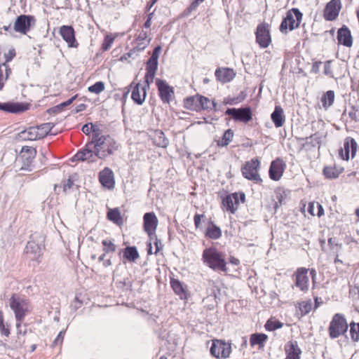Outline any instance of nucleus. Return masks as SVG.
I'll use <instances>...</instances> for the list:
<instances>
[{"mask_svg": "<svg viewBox=\"0 0 359 359\" xmlns=\"http://www.w3.org/2000/svg\"><path fill=\"white\" fill-rule=\"evenodd\" d=\"M337 38L339 43L346 47L350 48L353 45V37L349 28L346 25H343L338 29Z\"/></svg>", "mask_w": 359, "mask_h": 359, "instance_id": "nucleus-25", "label": "nucleus"}, {"mask_svg": "<svg viewBox=\"0 0 359 359\" xmlns=\"http://www.w3.org/2000/svg\"><path fill=\"white\" fill-rule=\"evenodd\" d=\"M65 334V331H60L59 332V334H57V337L55 338V339L54 340V341L53 343V346H56L57 345H62L63 340H64Z\"/></svg>", "mask_w": 359, "mask_h": 359, "instance_id": "nucleus-56", "label": "nucleus"}, {"mask_svg": "<svg viewBox=\"0 0 359 359\" xmlns=\"http://www.w3.org/2000/svg\"><path fill=\"white\" fill-rule=\"evenodd\" d=\"M334 101V92L333 90L327 91L321 98V102L323 107L325 109H327L330 107Z\"/></svg>", "mask_w": 359, "mask_h": 359, "instance_id": "nucleus-38", "label": "nucleus"}, {"mask_svg": "<svg viewBox=\"0 0 359 359\" xmlns=\"http://www.w3.org/2000/svg\"><path fill=\"white\" fill-rule=\"evenodd\" d=\"M36 151L30 147H23L18 156L17 161L20 164V170H31L33 159L35 157Z\"/></svg>", "mask_w": 359, "mask_h": 359, "instance_id": "nucleus-9", "label": "nucleus"}, {"mask_svg": "<svg viewBox=\"0 0 359 359\" xmlns=\"http://www.w3.org/2000/svg\"><path fill=\"white\" fill-rule=\"evenodd\" d=\"M245 199V195L243 192L233 193L227 195L222 200V205L226 211L234 214L238 210L241 203H244Z\"/></svg>", "mask_w": 359, "mask_h": 359, "instance_id": "nucleus-10", "label": "nucleus"}, {"mask_svg": "<svg viewBox=\"0 0 359 359\" xmlns=\"http://www.w3.org/2000/svg\"><path fill=\"white\" fill-rule=\"evenodd\" d=\"M137 43L140 49H144L150 42L148 39V34L145 31H142L136 39Z\"/></svg>", "mask_w": 359, "mask_h": 359, "instance_id": "nucleus-42", "label": "nucleus"}, {"mask_svg": "<svg viewBox=\"0 0 359 359\" xmlns=\"http://www.w3.org/2000/svg\"><path fill=\"white\" fill-rule=\"evenodd\" d=\"M199 110L201 109H214L216 111V103L202 95H199Z\"/></svg>", "mask_w": 359, "mask_h": 359, "instance_id": "nucleus-39", "label": "nucleus"}, {"mask_svg": "<svg viewBox=\"0 0 359 359\" xmlns=\"http://www.w3.org/2000/svg\"><path fill=\"white\" fill-rule=\"evenodd\" d=\"M131 88V99L133 101L138 104L142 105L146 99L147 97V90L149 88L147 83L145 82V85H142L140 83L132 82L130 85Z\"/></svg>", "mask_w": 359, "mask_h": 359, "instance_id": "nucleus-14", "label": "nucleus"}, {"mask_svg": "<svg viewBox=\"0 0 359 359\" xmlns=\"http://www.w3.org/2000/svg\"><path fill=\"white\" fill-rule=\"evenodd\" d=\"M233 137V130L231 129H228L224 133L222 139L217 141V145L219 147H226L232 141Z\"/></svg>", "mask_w": 359, "mask_h": 359, "instance_id": "nucleus-41", "label": "nucleus"}, {"mask_svg": "<svg viewBox=\"0 0 359 359\" xmlns=\"http://www.w3.org/2000/svg\"><path fill=\"white\" fill-rule=\"evenodd\" d=\"M74 182L72 179L69 178L67 180V181L65 182L63 184V189L65 191H67V189H70L73 186Z\"/></svg>", "mask_w": 359, "mask_h": 359, "instance_id": "nucleus-64", "label": "nucleus"}, {"mask_svg": "<svg viewBox=\"0 0 359 359\" xmlns=\"http://www.w3.org/2000/svg\"><path fill=\"white\" fill-rule=\"evenodd\" d=\"M98 180L102 186L108 189H112L115 186L114 174L108 167H105L99 172Z\"/></svg>", "mask_w": 359, "mask_h": 359, "instance_id": "nucleus-22", "label": "nucleus"}, {"mask_svg": "<svg viewBox=\"0 0 359 359\" xmlns=\"http://www.w3.org/2000/svg\"><path fill=\"white\" fill-rule=\"evenodd\" d=\"M205 0H194L190 6L184 11L183 15L188 16L191 14V13L194 11H196L198 6L203 3Z\"/></svg>", "mask_w": 359, "mask_h": 359, "instance_id": "nucleus-48", "label": "nucleus"}, {"mask_svg": "<svg viewBox=\"0 0 359 359\" xmlns=\"http://www.w3.org/2000/svg\"><path fill=\"white\" fill-rule=\"evenodd\" d=\"M358 144L355 140L351 137H347L344 142V147L339 151V156L343 160L348 161L350 158V153L351 158H353L357 151Z\"/></svg>", "mask_w": 359, "mask_h": 359, "instance_id": "nucleus-21", "label": "nucleus"}, {"mask_svg": "<svg viewBox=\"0 0 359 359\" xmlns=\"http://www.w3.org/2000/svg\"><path fill=\"white\" fill-rule=\"evenodd\" d=\"M0 332L6 337H8L10 334L9 329L6 327L4 325V313L1 311H0Z\"/></svg>", "mask_w": 359, "mask_h": 359, "instance_id": "nucleus-49", "label": "nucleus"}, {"mask_svg": "<svg viewBox=\"0 0 359 359\" xmlns=\"http://www.w3.org/2000/svg\"><path fill=\"white\" fill-rule=\"evenodd\" d=\"M170 285L176 294H180V281L176 279H171Z\"/></svg>", "mask_w": 359, "mask_h": 359, "instance_id": "nucleus-58", "label": "nucleus"}, {"mask_svg": "<svg viewBox=\"0 0 359 359\" xmlns=\"http://www.w3.org/2000/svg\"><path fill=\"white\" fill-rule=\"evenodd\" d=\"M160 51L161 48L159 46L156 47L153 50L151 56L147 62L144 82L147 83L148 86L154 82L158 68V59Z\"/></svg>", "mask_w": 359, "mask_h": 359, "instance_id": "nucleus-7", "label": "nucleus"}, {"mask_svg": "<svg viewBox=\"0 0 359 359\" xmlns=\"http://www.w3.org/2000/svg\"><path fill=\"white\" fill-rule=\"evenodd\" d=\"M11 74V69L9 65L2 63L0 65V90L3 89L5 81L8 79Z\"/></svg>", "mask_w": 359, "mask_h": 359, "instance_id": "nucleus-36", "label": "nucleus"}, {"mask_svg": "<svg viewBox=\"0 0 359 359\" xmlns=\"http://www.w3.org/2000/svg\"><path fill=\"white\" fill-rule=\"evenodd\" d=\"M59 33L69 48H78L79 43L75 36V31L72 26L62 25L60 27Z\"/></svg>", "mask_w": 359, "mask_h": 359, "instance_id": "nucleus-19", "label": "nucleus"}, {"mask_svg": "<svg viewBox=\"0 0 359 359\" xmlns=\"http://www.w3.org/2000/svg\"><path fill=\"white\" fill-rule=\"evenodd\" d=\"M309 144H311L313 147H315L316 144H320V137L317 136V134H314L309 137H306V142L305 145Z\"/></svg>", "mask_w": 359, "mask_h": 359, "instance_id": "nucleus-53", "label": "nucleus"}, {"mask_svg": "<svg viewBox=\"0 0 359 359\" xmlns=\"http://www.w3.org/2000/svg\"><path fill=\"white\" fill-rule=\"evenodd\" d=\"M341 9L340 0H331L325 6L323 16L327 21L334 20Z\"/></svg>", "mask_w": 359, "mask_h": 359, "instance_id": "nucleus-18", "label": "nucleus"}, {"mask_svg": "<svg viewBox=\"0 0 359 359\" xmlns=\"http://www.w3.org/2000/svg\"><path fill=\"white\" fill-rule=\"evenodd\" d=\"M285 167V162L280 158L273 161L269 170L270 178L274 181L279 180L283 174Z\"/></svg>", "mask_w": 359, "mask_h": 359, "instance_id": "nucleus-23", "label": "nucleus"}, {"mask_svg": "<svg viewBox=\"0 0 359 359\" xmlns=\"http://www.w3.org/2000/svg\"><path fill=\"white\" fill-rule=\"evenodd\" d=\"M271 118L276 128L283 126L285 121V117L283 114V109L280 106L275 107L274 111L271 115Z\"/></svg>", "mask_w": 359, "mask_h": 359, "instance_id": "nucleus-30", "label": "nucleus"}, {"mask_svg": "<svg viewBox=\"0 0 359 359\" xmlns=\"http://www.w3.org/2000/svg\"><path fill=\"white\" fill-rule=\"evenodd\" d=\"M259 168V161L257 158L252 159L250 161L246 162L243 167L242 174L245 178L256 183H260L262 180L258 174Z\"/></svg>", "mask_w": 359, "mask_h": 359, "instance_id": "nucleus-12", "label": "nucleus"}, {"mask_svg": "<svg viewBox=\"0 0 359 359\" xmlns=\"http://www.w3.org/2000/svg\"><path fill=\"white\" fill-rule=\"evenodd\" d=\"M350 334L353 341H359V323H355L352 322L350 324Z\"/></svg>", "mask_w": 359, "mask_h": 359, "instance_id": "nucleus-46", "label": "nucleus"}, {"mask_svg": "<svg viewBox=\"0 0 359 359\" xmlns=\"http://www.w3.org/2000/svg\"><path fill=\"white\" fill-rule=\"evenodd\" d=\"M322 65V62L317 61L313 63L312 67H311V72L315 74H318L320 71V67Z\"/></svg>", "mask_w": 359, "mask_h": 359, "instance_id": "nucleus-60", "label": "nucleus"}, {"mask_svg": "<svg viewBox=\"0 0 359 359\" xmlns=\"http://www.w3.org/2000/svg\"><path fill=\"white\" fill-rule=\"evenodd\" d=\"M324 74L330 76V78H334V74L332 68V60H327L324 63Z\"/></svg>", "mask_w": 359, "mask_h": 359, "instance_id": "nucleus-50", "label": "nucleus"}, {"mask_svg": "<svg viewBox=\"0 0 359 359\" xmlns=\"http://www.w3.org/2000/svg\"><path fill=\"white\" fill-rule=\"evenodd\" d=\"M181 299H185L187 301L190 298V293L187 292L183 285L181 284Z\"/></svg>", "mask_w": 359, "mask_h": 359, "instance_id": "nucleus-59", "label": "nucleus"}, {"mask_svg": "<svg viewBox=\"0 0 359 359\" xmlns=\"http://www.w3.org/2000/svg\"><path fill=\"white\" fill-rule=\"evenodd\" d=\"M144 230L148 234L150 239L156 238V230L158 226V219L154 212H147L143 217Z\"/></svg>", "mask_w": 359, "mask_h": 359, "instance_id": "nucleus-17", "label": "nucleus"}, {"mask_svg": "<svg viewBox=\"0 0 359 359\" xmlns=\"http://www.w3.org/2000/svg\"><path fill=\"white\" fill-rule=\"evenodd\" d=\"M27 105L19 102H4L0 103V110L8 113H20L26 111Z\"/></svg>", "mask_w": 359, "mask_h": 359, "instance_id": "nucleus-26", "label": "nucleus"}, {"mask_svg": "<svg viewBox=\"0 0 359 359\" xmlns=\"http://www.w3.org/2000/svg\"><path fill=\"white\" fill-rule=\"evenodd\" d=\"M153 15H154V13H151L148 15L147 20H146V22L144 24V27L145 28L149 29L151 27Z\"/></svg>", "mask_w": 359, "mask_h": 359, "instance_id": "nucleus-63", "label": "nucleus"}, {"mask_svg": "<svg viewBox=\"0 0 359 359\" xmlns=\"http://www.w3.org/2000/svg\"><path fill=\"white\" fill-rule=\"evenodd\" d=\"M256 41L261 48H267L271 42L269 25L267 23L259 24L257 27Z\"/></svg>", "mask_w": 359, "mask_h": 359, "instance_id": "nucleus-15", "label": "nucleus"}, {"mask_svg": "<svg viewBox=\"0 0 359 359\" xmlns=\"http://www.w3.org/2000/svg\"><path fill=\"white\" fill-rule=\"evenodd\" d=\"M96 150L94 149L92 142L86 144V146L77 151L72 158V161H87L88 163H94L97 160Z\"/></svg>", "mask_w": 359, "mask_h": 359, "instance_id": "nucleus-11", "label": "nucleus"}, {"mask_svg": "<svg viewBox=\"0 0 359 359\" xmlns=\"http://www.w3.org/2000/svg\"><path fill=\"white\" fill-rule=\"evenodd\" d=\"M102 252L104 254L114 253L116 251L117 245L113 238H107L102 241Z\"/></svg>", "mask_w": 359, "mask_h": 359, "instance_id": "nucleus-35", "label": "nucleus"}, {"mask_svg": "<svg viewBox=\"0 0 359 359\" xmlns=\"http://www.w3.org/2000/svg\"><path fill=\"white\" fill-rule=\"evenodd\" d=\"M78 95L76 94L68 100L53 107L50 110L53 111L54 113H60L63 110L64 107L70 105L76 99Z\"/></svg>", "mask_w": 359, "mask_h": 359, "instance_id": "nucleus-43", "label": "nucleus"}, {"mask_svg": "<svg viewBox=\"0 0 359 359\" xmlns=\"http://www.w3.org/2000/svg\"><path fill=\"white\" fill-rule=\"evenodd\" d=\"M349 117L355 121H359V109L356 108L355 107H352L351 110L348 112Z\"/></svg>", "mask_w": 359, "mask_h": 359, "instance_id": "nucleus-54", "label": "nucleus"}, {"mask_svg": "<svg viewBox=\"0 0 359 359\" xmlns=\"http://www.w3.org/2000/svg\"><path fill=\"white\" fill-rule=\"evenodd\" d=\"M203 259L210 268L215 270L226 271V262L221 253L214 248L205 249L203 252Z\"/></svg>", "mask_w": 359, "mask_h": 359, "instance_id": "nucleus-4", "label": "nucleus"}, {"mask_svg": "<svg viewBox=\"0 0 359 359\" xmlns=\"http://www.w3.org/2000/svg\"><path fill=\"white\" fill-rule=\"evenodd\" d=\"M308 271L309 269L301 267L297 269L295 273V285L303 292H306L309 290Z\"/></svg>", "mask_w": 359, "mask_h": 359, "instance_id": "nucleus-24", "label": "nucleus"}, {"mask_svg": "<svg viewBox=\"0 0 359 359\" xmlns=\"http://www.w3.org/2000/svg\"><path fill=\"white\" fill-rule=\"evenodd\" d=\"M316 208V203L314 202H310L308 205L307 211L309 213H310L311 215L314 216L316 215L315 213V208Z\"/></svg>", "mask_w": 359, "mask_h": 359, "instance_id": "nucleus-62", "label": "nucleus"}, {"mask_svg": "<svg viewBox=\"0 0 359 359\" xmlns=\"http://www.w3.org/2000/svg\"><path fill=\"white\" fill-rule=\"evenodd\" d=\"M348 325L344 315L336 313L333 316L328 327L329 337L336 339L344 335L348 330Z\"/></svg>", "mask_w": 359, "mask_h": 359, "instance_id": "nucleus-5", "label": "nucleus"}, {"mask_svg": "<svg viewBox=\"0 0 359 359\" xmlns=\"http://www.w3.org/2000/svg\"><path fill=\"white\" fill-rule=\"evenodd\" d=\"M117 36V34L112 33L106 34L101 46V50L103 52L108 50L111 47L112 43H114Z\"/></svg>", "mask_w": 359, "mask_h": 359, "instance_id": "nucleus-40", "label": "nucleus"}, {"mask_svg": "<svg viewBox=\"0 0 359 359\" xmlns=\"http://www.w3.org/2000/svg\"><path fill=\"white\" fill-rule=\"evenodd\" d=\"M312 309V302L311 300L304 301L299 303V310L302 313V315H306L309 313Z\"/></svg>", "mask_w": 359, "mask_h": 359, "instance_id": "nucleus-47", "label": "nucleus"}, {"mask_svg": "<svg viewBox=\"0 0 359 359\" xmlns=\"http://www.w3.org/2000/svg\"><path fill=\"white\" fill-rule=\"evenodd\" d=\"M156 85L158 91V95L163 103L169 104L175 99V92L172 86L161 79H156Z\"/></svg>", "mask_w": 359, "mask_h": 359, "instance_id": "nucleus-13", "label": "nucleus"}, {"mask_svg": "<svg viewBox=\"0 0 359 359\" xmlns=\"http://www.w3.org/2000/svg\"><path fill=\"white\" fill-rule=\"evenodd\" d=\"M343 168H337L336 166H325L323 168V174L327 179L337 178L339 175L343 172Z\"/></svg>", "mask_w": 359, "mask_h": 359, "instance_id": "nucleus-33", "label": "nucleus"}, {"mask_svg": "<svg viewBox=\"0 0 359 359\" xmlns=\"http://www.w3.org/2000/svg\"><path fill=\"white\" fill-rule=\"evenodd\" d=\"M10 307L15 313L17 320L16 327L19 329L25 316L29 311V301L13 294L10 298Z\"/></svg>", "mask_w": 359, "mask_h": 359, "instance_id": "nucleus-2", "label": "nucleus"}, {"mask_svg": "<svg viewBox=\"0 0 359 359\" xmlns=\"http://www.w3.org/2000/svg\"><path fill=\"white\" fill-rule=\"evenodd\" d=\"M283 326V324L277 320H273L272 318L269 319L264 327L268 331H273L276 329L281 328Z\"/></svg>", "mask_w": 359, "mask_h": 359, "instance_id": "nucleus-44", "label": "nucleus"}, {"mask_svg": "<svg viewBox=\"0 0 359 359\" xmlns=\"http://www.w3.org/2000/svg\"><path fill=\"white\" fill-rule=\"evenodd\" d=\"M107 218L119 227L124 224V219L118 208H109L107 213Z\"/></svg>", "mask_w": 359, "mask_h": 359, "instance_id": "nucleus-28", "label": "nucleus"}, {"mask_svg": "<svg viewBox=\"0 0 359 359\" xmlns=\"http://www.w3.org/2000/svg\"><path fill=\"white\" fill-rule=\"evenodd\" d=\"M121 252L123 254V259L128 262H135L140 257L137 248L135 246H128Z\"/></svg>", "mask_w": 359, "mask_h": 359, "instance_id": "nucleus-31", "label": "nucleus"}, {"mask_svg": "<svg viewBox=\"0 0 359 359\" xmlns=\"http://www.w3.org/2000/svg\"><path fill=\"white\" fill-rule=\"evenodd\" d=\"M105 89L104 83L103 81H97L93 85L89 86L88 88V90L90 93H95V94H100L102 91H104Z\"/></svg>", "mask_w": 359, "mask_h": 359, "instance_id": "nucleus-45", "label": "nucleus"}, {"mask_svg": "<svg viewBox=\"0 0 359 359\" xmlns=\"http://www.w3.org/2000/svg\"><path fill=\"white\" fill-rule=\"evenodd\" d=\"M50 131V123H43L39 126L29 128L22 131V135L24 140L33 141L46 137Z\"/></svg>", "mask_w": 359, "mask_h": 359, "instance_id": "nucleus-8", "label": "nucleus"}, {"mask_svg": "<svg viewBox=\"0 0 359 359\" xmlns=\"http://www.w3.org/2000/svg\"><path fill=\"white\" fill-rule=\"evenodd\" d=\"M285 351L287 356L285 359H300L299 355L302 351L297 345V342L290 341L287 345L285 346Z\"/></svg>", "mask_w": 359, "mask_h": 359, "instance_id": "nucleus-29", "label": "nucleus"}, {"mask_svg": "<svg viewBox=\"0 0 359 359\" xmlns=\"http://www.w3.org/2000/svg\"><path fill=\"white\" fill-rule=\"evenodd\" d=\"M302 16L303 14L299 8H293L289 10L280 25V31L283 34H287L288 31L298 28L302 20Z\"/></svg>", "mask_w": 359, "mask_h": 359, "instance_id": "nucleus-3", "label": "nucleus"}, {"mask_svg": "<svg viewBox=\"0 0 359 359\" xmlns=\"http://www.w3.org/2000/svg\"><path fill=\"white\" fill-rule=\"evenodd\" d=\"M81 130L83 133H85L87 135H90L91 133H93V135L95 131H99V130H95L94 128V126L93 125V123L85 124L82 127Z\"/></svg>", "mask_w": 359, "mask_h": 359, "instance_id": "nucleus-51", "label": "nucleus"}, {"mask_svg": "<svg viewBox=\"0 0 359 359\" xmlns=\"http://www.w3.org/2000/svg\"><path fill=\"white\" fill-rule=\"evenodd\" d=\"M226 114L231 116L236 121H240L248 123L252 119V112L249 107L245 108H229L226 111Z\"/></svg>", "mask_w": 359, "mask_h": 359, "instance_id": "nucleus-20", "label": "nucleus"}, {"mask_svg": "<svg viewBox=\"0 0 359 359\" xmlns=\"http://www.w3.org/2000/svg\"><path fill=\"white\" fill-rule=\"evenodd\" d=\"M16 53L14 48L10 49L6 53L4 54L5 62L8 65V62H11L15 56Z\"/></svg>", "mask_w": 359, "mask_h": 359, "instance_id": "nucleus-55", "label": "nucleus"}, {"mask_svg": "<svg viewBox=\"0 0 359 359\" xmlns=\"http://www.w3.org/2000/svg\"><path fill=\"white\" fill-rule=\"evenodd\" d=\"M100 159H105L118 149V144L109 135H103L95 131L91 140Z\"/></svg>", "mask_w": 359, "mask_h": 359, "instance_id": "nucleus-1", "label": "nucleus"}, {"mask_svg": "<svg viewBox=\"0 0 359 359\" xmlns=\"http://www.w3.org/2000/svg\"><path fill=\"white\" fill-rule=\"evenodd\" d=\"M328 242V245L329 246L332 248V249H334V247H337L339 249H341V243H339L337 241V239L335 238H330L327 241Z\"/></svg>", "mask_w": 359, "mask_h": 359, "instance_id": "nucleus-57", "label": "nucleus"}, {"mask_svg": "<svg viewBox=\"0 0 359 359\" xmlns=\"http://www.w3.org/2000/svg\"><path fill=\"white\" fill-rule=\"evenodd\" d=\"M268 339V336L263 333L252 334L250 338L251 346L259 345L260 348L264 347V343Z\"/></svg>", "mask_w": 359, "mask_h": 359, "instance_id": "nucleus-32", "label": "nucleus"}, {"mask_svg": "<svg viewBox=\"0 0 359 359\" xmlns=\"http://www.w3.org/2000/svg\"><path fill=\"white\" fill-rule=\"evenodd\" d=\"M215 74L217 79L223 83L230 82L236 76L233 69L230 68H218Z\"/></svg>", "mask_w": 359, "mask_h": 359, "instance_id": "nucleus-27", "label": "nucleus"}, {"mask_svg": "<svg viewBox=\"0 0 359 359\" xmlns=\"http://www.w3.org/2000/svg\"><path fill=\"white\" fill-rule=\"evenodd\" d=\"M231 350V343L222 339H213L210 352L216 358L226 359L230 356Z\"/></svg>", "mask_w": 359, "mask_h": 359, "instance_id": "nucleus-6", "label": "nucleus"}, {"mask_svg": "<svg viewBox=\"0 0 359 359\" xmlns=\"http://www.w3.org/2000/svg\"><path fill=\"white\" fill-rule=\"evenodd\" d=\"M199 95L189 97L184 100L185 108L192 111H199Z\"/></svg>", "mask_w": 359, "mask_h": 359, "instance_id": "nucleus-37", "label": "nucleus"}, {"mask_svg": "<svg viewBox=\"0 0 359 359\" xmlns=\"http://www.w3.org/2000/svg\"><path fill=\"white\" fill-rule=\"evenodd\" d=\"M205 236L210 239H218L222 236V230L219 226H216L212 222H210L206 229Z\"/></svg>", "mask_w": 359, "mask_h": 359, "instance_id": "nucleus-34", "label": "nucleus"}, {"mask_svg": "<svg viewBox=\"0 0 359 359\" xmlns=\"http://www.w3.org/2000/svg\"><path fill=\"white\" fill-rule=\"evenodd\" d=\"M284 191H278L276 194V198L277 201H276L275 203V209H277L278 205H281L284 201L285 196H284Z\"/></svg>", "mask_w": 359, "mask_h": 359, "instance_id": "nucleus-52", "label": "nucleus"}, {"mask_svg": "<svg viewBox=\"0 0 359 359\" xmlns=\"http://www.w3.org/2000/svg\"><path fill=\"white\" fill-rule=\"evenodd\" d=\"M34 17L31 15H20L17 17L13 25V29L20 34H27L31 28Z\"/></svg>", "mask_w": 359, "mask_h": 359, "instance_id": "nucleus-16", "label": "nucleus"}, {"mask_svg": "<svg viewBox=\"0 0 359 359\" xmlns=\"http://www.w3.org/2000/svg\"><path fill=\"white\" fill-rule=\"evenodd\" d=\"M205 216L203 214H196L194 216V224L196 228H198L201 224V219L203 218Z\"/></svg>", "mask_w": 359, "mask_h": 359, "instance_id": "nucleus-61", "label": "nucleus"}]
</instances>
